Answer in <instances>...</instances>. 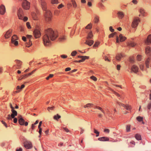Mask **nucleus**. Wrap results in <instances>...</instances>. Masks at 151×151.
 Instances as JSON below:
<instances>
[{
    "label": "nucleus",
    "mask_w": 151,
    "mask_h": 151,
    "mask_svg": "<svg viewBox=\"0 0 151 151\" xmlns=\"http://www.w3.org/2000/svg\"><path fill=\"white\" fill-rule=\"evenodd\" d=\"M58 36V33L57 31H54L50 28L46 30L45 34L43 38L44 45L48 46L51 43V40H55Z\"/></svg>",
    "instance_id": "nucleus-1"
},
{
    "label": "nucleus",
    "mask_w": 151,
    "mask_h": 151,
    "mask_svg": "<svg viewBox=\"0 0 151 151\" xmlns=\"http://www.w3.org/2000/svg\"><path fill=\"white\" fill-rule=\"evenodd\" d=\"M41 5L43 10L45 11V20L46 22H49L51 20V13L50 11L47 9V3L44 1H41Z\"/></svg>",
    "instance_id": "nucleus-2"
},
{
    "label": "nucleus",
    "mask_w": 151,
    "mask_h": 151,
    "mask_svg": "<svg viewBox=\"0 0 151 151\" xmlns=\"http://www.w3.org/2000/svg\"><path fill=\"white\" fill-rule=\"evenodd\" d=\"M109 37V38L114 37L116 40V43H118L120 42L124 41L126 39V37L122 34L116 32L110 34Z\"/></svg>",
    "instance_id": "nucleus-3"
},
{
    "label": "nucleus",
    "mask_w": 151,
    "mask_h": 151,
    "mask_svg": "<svg viewBox=\"0 0 151 151\" xmlns=\"http://www.w3.org/2000/svg\"><path fill=\"white\" fill-rule=\"evenodd\" d=\"M134 62V58L132 57H130L129 58V62L127 63V66H128L129 69H131L132 72L136 73L138 71L139 68L137 66L134 65H133L131 68L130 67L129 63H132Z\"/></svg>",
    "instance_id": "nucleus-4"
},
{
    "label": "nucleus",
    "mask_w": 151,
    "mask_h": 151,
    "mask_svg": "<svg viewBox=\"0 0 151 151\" xmlns=\"http://www.w3.org/2000/svg\"><path fill=\"white\" fill-rule=\"evenodd\" d=\"M88 36L87 37V40L85 42V44L88 45L89 46H91L94 42L93 40H91L93 37V35L91 31H88L87 32Z\"/></svg>",
    "instance_id": "nucleus-5"
},
{
    "label": "nucleus",
    "mask_w": 151,
    "mask_h": 151,
    "mask_svg": "<svg viewBox=\"0 0 151 151\" xmlns=\"http://www.w3.org/2000/svg\"><path fill=\"white\" fill-rule=\"evenodd\" d=\"M17 15L19 19L23 20L24 21H26L28 19V18L25 17L23 15L22 9L19 8L17 11Z\"/></svg>",
    "instance_id": "nucleus-6"
},
{
    "label": "nucleus",
    "mask_w": 151,
    "mask_h": 151,
    "mask_svg": "<svg viewBox=\"0 0 151 151\" xmlns=\"http://www.w3.org/2000/svg\"><path fill=\"white\" fill-rule=\"evenodd\" d=\"M15 64L14 65L13 67V69H20L22 64V62L19 60H16L14 61Z\"/></svg>",
    "instance_id": "nucleus-7"
},
{
    "label": "nucleus",
    "mask_w": 151,
    "mask_h": 151,
    "mask_svg": "<svg viewBox=\"0 0 151 151\" xmlns=\"http://www.w3.org/2000/svg\"><path fill=\"white\" fill-rule=\"evenodd\" d=\"M139 19L138 17H135L134 18L132 23V26L133 28L136 27L138 25Z\"/></svg>",
    "instance_id": "nucleus-8"
},
{
    "label": "nucleus",
    "mask_w": 151,
    "mask_h": 151,
    "mask_svg": "<svg viewBox=\"0 0 151 151\" xmlns=\"http://www.w3.org/2000/svg\"><path fill=\"white\" fill-rule=\"evenodd\" d=\"M10 107L11 109V111L12 112L11 115H10V117H11L12 118H14L17 114V111L14 110V107L12 105L10 104Z\"/></svg>",
    "instance_id": "nucleus-9"
},
{
    "label": "nucleus",
    "mask_w": 151,
    "mask_h": 151,
    "mask_svg": "<svg viewBox=\"0 0 151 151\" xmlns=\"http://www.w3.org/2000/svg\"><path fill=\"white\" fill-rule=\"evenodd\" d=\"M22 6L24 9H28L29 8L30 4L27 0H23Z\"/></svg>",
    "instance_id": "nucleus-10"
},
{
    "label": "nucleus",
    "mask_w": 151,
    "mask_h": 151,
    "mask_svg": "<svg viewBox=\"0 0 151 151\" xmlns=\"http://www.w3.org/2000/svg\"><path fill=\"white\" fill-rule=\"evenodd\" d=\"M19 118V124L21 125H25V126H27L28 124V123L27 122L25 123L24 120L21 117V116H18Z\"/></svg>",
    "instance_id": "nucleus-11"
},
{
    "label": "nucleus",
    "mask_w": 151,
    "mask_h": 151,
    "mask_svg": "<svg viewBox=\"0 0 151 151\" xmlns=\"http://www.w3.org/2000/svg\"><path fill=\"white\" fill-rule=\"evenodd\" d=\"M24 146L27 149H30L32 148V145L30 142L27 141L24 142Z\"/></svg>",
    "instance_id": "nucleus-12"
},
{
    "label": "nucleus",
    "mask_w": 151,
    "mask_h": 151,
    "mask_svg": "<svg viewBox=\"0 0 151 151\" xmlns=\"http://www.w3.org/2000/svg\"><path fill=\"white\" fill-rule=\"evenodd\" d=\"M6 12L5 7L3 4L0 6V14L1 15H4Z\"/></svg>",
    "instance_id": "nucleus-13"
},
{
    "label": "nucleus",
    "mask_w": 151,
    "mask_h": 151,
    "mask_svg": "<svg viewBox=\"0 0 151 151\" xmlns=\"http://www.w3.org/2000/svg\"><path fill=\"white\" fill-rule=\"evenodd\" d=\"M119 106H122L124 108H125L127 110L130 111L131 109V107L130 106L127 105H125L119 102H117Z\"/></svg>",
    "instance_id": "nucleus-14"
},
{
    "label": "nucleus",
    "mask_w": 151,
    "mask_h": 151,
    "mask_svg": "<svg viewBox=\"0 0 151 151\" xmlns=\"http://www.w3.org/2000/svg\"><path fill=\"white\" fill-rule=\"evenodd\" d=\"M34 36L36 38L39 37L41 35V33L38 30H35L34 32Z\"/></svg>",
    "instance_id": "nucleus-15"
},
{
    "label": "nucleus",
    "mask_w": 151,
    "mask_h": 151,
    "mask_svg": "<svg viewBox=\"0 0 151 151\" xmlns=\"http://www.w3.org/2000/svg\"><path fill=\"white\" fill-rule=\"evenodd\" d=\"M145 43L147 45L151 43V35H150L147 37V40L145 41Z\"/></svg>",
    "instance_id": "nucleus-16"
},
{
    "label": "nucleus",
    "mask_w": 151,
    "mask_h": 151,
    "mask_svg": "<svg viewBox=\"0 0 151 151\" xmlns=\"http://www.w3.org/2000/svg\"><path fill=\"white\" fill-rule=\"evenodd\" d=\"M99 17L97 15H95L94 16L93 22L95 24H97L99 22Z\"/></svg>",
    "instance_id": "nucleus-17"
},
{
    "label": "nucleus",
    "mask_w": 151,
    "mask_h": 151,
    "mask_svg": "<svg viewBox=\"0 0 151 151\" xmlns=\"http://www.w3.org/2000/svg\"><path fill=\"white\" fill-rule=\"evenodd\" d=\"M38 14V12L37 11V13L34 12L32 14V16L33 18L35 20H37L38 19V14Z\"/></svg>",
    "instance_id": "nucleus-18"
},
{
    "label": "nucleus",
    "mask_w": 151,
    "mask_h": 151,
    "mask_svg": "<svg viewBox=\"0 0 151 151\" xmlns=\"http://www.w3.org/2000/svg\"><path fill=\"white\" fill-rule=\"evenodd\" d=\"M98 139L99 141H106L109 140L108 138L105 137L99 138Z\"/></svg>",
    "instance_id": "nucleus-19"
},
{
    "label": "nucleus",
    "mask_w": 151,
    "mask_h": 151,
    "mask_svg": "<svg viewBox=\"0 0 151 151\" xmlns=\"http://www.w3.org/2000/svg\"><path fill=\"white\" fill-rule=\"evenodd\" d=\"M117 14L119 18L122 19L124 16V14L123 12H118L117 13Z\"/></svg>",
    "instance_id": "nucleus-20"
},
{
    "label": "nucleus",
    "mask_w": 151,
    "mask_h": 151,
    "mask_svg": "<svg viewBox=\"0 0 151 151\" xmlns=\"http://www.w3.org/2000/svg\"><path fill=\"white\" fill-rule=\"evenodd\" d=\"M122 57V55L121 54H117L116 56V59L118 61H119L121 58Z\"/></svg>",
    "instance_id": "nucleus-21"
},
{
    "label": "nucleus",
    "mask_w": 151,
    "mask_h": 151,
    "mask_svg": "<svg viewBox=\"0 0 151 151\" xmlns=\"http://www.w3.org/2000/svg\"><path fill=\"white\" fill-rule=\"evenodd\" d=\"M151 51V49L149 46H147L146 48L145 52L147 54H149Z\"/></svg>",
    "instance_id": "nucleus-22"
},
{
    "label": "nucleus",
    "mask_w": 151,
    "mask_h": 151,
    "mask_svg": "<svg viewBox=\"0 0 151 151\" xmlns=\"http://www.w3.org/2000/svg\"><path fill=\"white\" fill-rule=\"evenodd\" d=\"M139 12L142 16H144L145 12L144 9L142 8H140L139 9Z\"/></svg>",
    "instance_id": "nucleus-23"
},
{
    "label": "nucleus",
    "mask_w": 151,
    "mask_h": 151,
    "mask_svg": "<svg viewBox=\"0 0 151 151\" xmlns=\"http://www.w3.org/2000/svg\"><path fill=\"white\" fill-rule=\"evenodd\" d=\"M150 60V59L148 58L145 61V65L146 67L147 68L149 67V63Z\"/></svg>",
    "instance_id": "nucleus-24"
},
{
    "label": "nucleus",
    "mask_w": 151,
    "mask_h": 151,
    "mask_svg": "<svg viewBox=\"0 0 151 151\" xmlns=\"http://www.w3.org/2000/svg\"><path fill=\"white\" fill-rule=\"evenodd\" d=\"M24 85L23 84L21 86V87L20 88V87L19 86H18L17 87V90H19L18 91H16V92H19L24 87Z\"/></svg>",
    "instance_id": "nucleus-25"
},
{
    "label": "nucleus",
    "mask_w": 151,
    "mask_h": 151,
    "mask_svg": "<svg viewBox=\"0 0 151 151\" xmlns=\"http://www.w3.org/2000/svg\"><path fill=\"white\" fill-rule=\"evenodd\" d=\"M135 137L136 139L138 140H140L142 139L141 135L138 134H135Z\"/></svg>",
    "instance_id": "nucleus-26"
},
{
    "label": "nucleus",
    "mask_w": 151,
    "mask_h": 151,
    "mask_svg": "<svg viewBox=\"0 0 151 151\" xmlns=\"http://www.w3.org/2000/svg\"><path fill=\"white\" fill-rule=\"evenodd\" d=\"M4 37L5 39H8L9 37V32L8 31L4 35Z\"/></svg>",
    "instance_id": "nucleus-27"
},
{
    "label": "nucleus",
    "mask_w": 151,
    "mask_h": 151,
    "mask_svg": "<svg viewBox=\"0 0 151 151\" xmlns=\"http://www.w3.org/2000/svg\"><path fill=\"white\" fill-rule=\"evenodd\" d=\"M127 44L128 46L129 47H134L135 45V44L132 42H128Z\"/></svg>",
    "instance_id": "nucleus-28"
},
{
    "label": "nucleus",
    "mask_w": 151,
    "mask_h": 151,
    "mask_svg": "<svg viewBox=\"0 0 151 151\" xmlns=\"http://www.w3.org/2000/svg\"><path fill=\"white\" fill-rule=\"evenodd\" d=\"M51 3L52 4H58L59 3L58 0H51Z\"/></svg>",
    "instance_id": "nucleus-29"
},
{
    "label": "nucleus",
    "mask_w": 151,
    "mask_h": 151,
    "mask_svg": "<svg viewBox=\"0 0 151 151\" xmlns=\"http://www.w3.org/2000/svg\"><path fill=\"white\" fill-rule=\"evenodd\" d=\"M92 24L91 23H90L85 28L87 29H91L92 27Z\"/></svg>",
    "instance_id": "nucleus-30"
},
{
    "label": "nucleus",
    "mask_w": 151,
    "mask_h": 151,
    "mask_svg": "<svg viewBox=\"0 0 151 151\" xmlns=\"http://www.w3.org/2000/svg\"><path fill=\"white\" fill-rule=\"evenodd\" d=\"M71 2L72 3L73 6V7L76 8L77 7V5L75 0H72Z\"/></svg>",
    "instance_id": "nucleus-31"
},
{
    "label": "nucleus",
    "mask_w": 151,
    "mask_h": 151,
    "mask_svg": "<svg viewBox=\"0 0 151 151\" xmlns=\"http://www.w3.org/2000/svg\"><path fill=\"white\" fill-rule=\"evenodd\" d=\"M95 108H96L98 109H99L101 110L103 113V114H104V115H105V114H106L105 112L104 111L101 107H99V106H95Z\"/></svg>",
    "instance_id": "nucleus-32"
},
{
    "label": "nucleus",
    "mask_w": 151,
    "mask_h": 151,
    "mask_svg": "<svg viewBox=\"0 0 151 151\" xmlns=\"http://www.w3.org/2000/svg\"><path fill=\"white\" fill-rule=\"evenodd\" d=\"M82 57L81 58L83 62L86 59H88L89 58V57L87 56H82Z\"/></svg>",
    "instance_id": "nucleus-33"
},
{
    "label": "nucleus",
    "mask_w": 151,
    "mask_h": 151,
    "mask_svg": "<svg viewBox=\"0 0 151 151\" xmlns=\"http://www.w3.org/2000/svg\"><path fill=\"white\" fill-rule=\"evenodd\" d=\"M65 37L64 36H61L59 38V40L60 41L63 42L65 40Z\"/></svg>",
    "instance_id": "nucleus-34"
},
{
    "label": "nucleus",
    "mask_w": 151,
    "mask_h": 151,
    "mask_svg": "<svg viewBox=\"0 0 151 151\" xmlns=\"http://www.w3.org/2000/svg\"><path fill=\"white\" fill-rule=\"evenodd\" d=\"M11 41L12 43L15 46H17L18 45V42L17 40H12Z\"/></svg>",
    "instance_id": "nucleus-35"
},
{
    "label": "nucleus",
    "mask_w": 151,
    "mask_h": 151,
    "mask_svg": "<svg viewBox=\"0 0 151 151\" xmlns=\"http://www.w3.org/2000/svg\"><path fill=\"white\" fill-rule=\"evenodd\" d=\"M32 45V42L31 41H30V40H29V42L27 43L26 44V46L27 47H29L30 46H31Z\"/></svg>",
    "instance_id": "nucleus-36"
},
{
    "label": "nucleus",
    "mask_w": 151,
    "mask_h": 151,
    "mask_svg": "<svg viewBox=\"0 0 151 151\" xmlns=\"http://www.w3.org/2000/svg\"><path fill=\"white\" fill-rule=\"evenodd\" d=\"M18 40V38L16 35H14L12 37L11 41L17 40Z\"/></svg>",
    "instance_id": "nucleus-37"
},
{
    "label": "nucleus",
    "mask_w": 151,
    "mask_h": 151,
    "mask_svg": "<svg viewBox=\"0 0 151 151\" xmlns=\"http://www.w3.org/2000/svg\"><path fill=\"white\" fill-rule=\"evenodd\" d=\"M137 119L139 122H140L143 120V117L140 116H138L136 118Z\"/></svg>",
    "instance_id": "nucleus-38"
},
{
    "label": "nucleus",
    "mask_w": 151,
    "mask_h": 151,
    "mask_svg": "<svg viewBox=\"0 0 151 151\" xmlns=\"http://www.w3.org/2000/svg\"><path fill=\"white\" fill-rule=\"evenodd\" d=\"M60 116L58 115V114H57L54 116V119L55 120H58V119H60Z\"/></svg>",
    "instance_id": "nucleus-39"
},
{
    "label": "nucleus",
    "mask_w": 151,
    "mask_h": 151,
    "mask_svg": "<svg viewBox=\"0 0 151 151\" xmlns=\"http://www.w3.org/2000/svg\"><path fill=\"white\" fill-rule=\"evenodd\" d=\"M139 65L140 69L142 71H144L145 70V69H144V65L143 64L141 63L140 64H139Z\"/></svg>",
    "instance_id": "nucleus-40"
},
{
    "label": "nucleus",
    "mask_w": 151,
    "mask_h": 151,
    "mask_svg": "<svg viewBox=\"0 0 151 151\" xmlns=\"http://www.w3.org/2000/svg\"><path fill=\"white\" fill-rule=\"evenodd\" d=\"M93 104L91 103H88L86 105H85L84 107V108H86V107H90L93 106Z\"/></svg>",
    "instance_id": "nucleus-41"
},
{
    "label": "nucleus",
    "mask_w": 151,
    "mask_h": 151,
    "mask_svg": "<svg viewBox=\"0 0 151 151\" xmlns=\"http://www.w3.org/2000/svg\"><path fill=\"white\" fill-rule=\"evenodd\" d=\"M94 132L96 134V136L98 137L99 136V132L96 129H93Z\"/></svg>",
    "instance_id": "nucleus-42"
},
{
    "label": "nucleus",
    "mask_w": 151,
    "mask_h": 151,
    "mask_svg": "<svg viewBox=\"0 0 151 151\" xmlns=\"http://www.w3.org/2000/svg\"><path fill=\"white\" fill-rule=\"evenodd\" d=\"M100 44V42H95V43L94 44L93 47H98L99 46V45Z\"/></svg>",
    "instance_id": "nucleus-43"
},
{
    "label": "nucleus",
    "mask_w": 151,
    "mask_h": 151,
    "mask_svg": "<svg viewBox=\"0 0 151 151\" xmlns=\"http://www.w3.org/2000/svg\"><path fill=\"white\" fill-rule=\"evenodd\" d=\"M60 12V11L57 9H55L54 11V13L55 15H58Z\"/></svg>",
    "instance_id": "nucleus-44"
},
{
    "label": "nucleus",
    "mask_w": 151,
    "mask_h": 151,
    "mask_svg": "<svg viewBox=\"0 0 151 151\" xmlns=\"http://www.w3.org/2000/svg\"><path fill=\"white\" fill-rule=\"evenodd\" d=\"M147 108L149 110L151 109V100L149 102L147 106Z\"/></svg>",
    "instance_id": "nucleus-45"
},
{
    "label": "nucleus",
    "mask_w": 151,
    "mask_h": 151,
    "mask_svg": "<svg viewBox=\"0 0 151 151\" xmlns=\"http://www.w3.org/2000/svg\"><path fill=\"white\" fill-rule=\"evenodd\" d=\"M77 54V52L76 51H73L71 53V55L72 56H75Z\"/></svg>",
    "instance_id": "nucleus-46"
},
{
    "label": "nucleus",
    "mask_w": 151,
    "mask_h": 151,
    "mask_svg": "<svg viewBox=\"0 0 151 151\" xmlns=\"http://www.w3.org/2000/svg\"><path fill=\"white\" fill-rule=\"evenodd\" d=\"M87 5L89 7H91L92 6V3L91 1H88Z\"/></svg>",
    "instance_id": "nucleus-47"
},
{
    "label": "nucleus",
    "mask_w": 151,
    "mask_h": 151,
    "mask_svg": "<svg viewBox=\"0 0 151 151\" xmlns=\"http://www.w3.org/2000/svg\"><path fill=\"white\" fill-rule=\"evenodd\" d=\"M64 6V5H63L62 4H61L58 6L57 8L58 9H59L62 8Z\"/></svg>",
    "instance_id": "nucleus-48"
},
{
    "label": "nucleus",
    "mask_w": 151,
    "mask_h": 151,
    "mask_svg": "<svg viewBox=\"0 0 151 151\" xmlns=\"http://www.w3.org/2000/svg\"><path fill=\"white\" fill-rule=\"evenodd\" d=\"M130 125H127L126 126V130L127 132H129L130 131Z\"/></svg>",
    "instance_id": "nucleus-49"
},
{
    "label": "nucleus",
    "mask_w": 151,
    "mask_h": 151,
    "mask_svg": "<svg viewBox=\"0 0 151 151\" xmlns=\"http://www.w3.org/2000/svg\"><path fill=\"white\" fill-rule=\"evenodd\" d=\"M137 58L138 60L140 61L142 59L141 56L140 55H138L137 56Z\"/></svg>",
    "instance_id": "nucleus-50"
},
{
    "label": "nucleus",
    "mask_w": 151,
    "mask_h": 151,
    "mask_svg": "<svg viewBox=\"0 0 151 151\" xmlns=\"http://www.w3.org/2000/svg\"><path fill=\"white\" fill-rule=\"evenodd\" d=\"M102 57L105 60H107L108 61H110V60L108 59L107 57L106 56H104L103 55H102Z\"/></svg>",
    "instance_id": "nucleus-51"
},
{
    "label": "nucleus",
    "mask_w": 151,
    "mask_h": 151,
    "mask_svg": "<svg viewBox=\"0 0 151 151\" xmlns=\"http://www.w3.org/2000/svg\"><path fill=\"white\" fill-rule=\"evenodd\" d=\"M90 78L94 81H96L97 80V78L93 76H91L90 77Z\"/></svg>",
    "instance_id": "nucleus-52"
},
{
    "label": "nucleus",
    "mask_w": 151,
    "mask_h": 151,
    "mask_svg": "<svg viewBox=\"0 0 151 151\" xmlns=\"http://www.w3.org/2000/svg\"><path fill=\"white\" fill-rule=\"evenodd\" d=\"M111 89V90L114 93L115 95H116L117 96H118V97H120V95L118 93H117L115 91H113L111 89Z\"/></svg>",
    "instance_id": "nucleus-53"
},
{
    "label": "nucleus",
    "mask_w": 151,
    "mask_h": 151,
    "mask_svg": "<svg viewBox=\"0 0 151 151\" xmlns=\"http://www.w3.org/2000/svg\"><path fill=\"white\" fill-rule=\"evenodd\" d=\"M132 2L134 4H137L138 3V1L137 0H132Z\"/></svg>",
    "instance_id": "nucleus-54"
},
{
    "label": "nucleus",
    "mask_w": 151,
    "mask_h": 151,
    "mask_svg": "<svg viewBox=\"0 0 151 151\" xmlns=\"http://www.w3.org/2000/svg\"><path fill=\"white\" fill-rule=\"evenodd\" d=\"M26 26L27 27L28 29H30L31 28V26L30 25L29 23V22H27L26 23Z\"/></svg>",
    "instance_id": "nucleus-55"
},
{
    "label": "nucleus",
    "mask_w": 151,
    "mask_h": 151,
    "mask_svg": "<svg viewBox=\"0 0 151 151\" xmlns=\"http://www.w3.org/2000/svg\"><path fill=\"white\" fill-rule=\"evenodd\" d=\"M53 76V74H50L48 77L46 78V79L47 80H48L50 78H51Z\"/></svg>",
    "instance_id": "nucleus-56"
},
{
    "label": "nucleus",
    "mask_w": 151,
    "mask_h": 151,
    "mask_svg": "<svg viewBox=\"0 0 151 151\" xmlns=\"http://www.w3.org/2000/svg\"><path fill=\"white\" fill-rule=\"evenodd\" d=\"M109 30L111 32H113L114 31V29H113L112 27L111 26H110L109 27Z\"/></svg>",
    "instance_id": "nucleus-57"
},
{
    "label": "nucleus",
    "mask_w": 151,
    "mask_h": 151,
    "mask_svg": "<svg viewBox=\"0 0 151 151\" xmlns=\"http://www.w3.org/2000/svg\"><path fill=\"white\" fill-rule=\"evenodd\" d=\"M1 122H2V124L5 126V127L7 128V124L6 123L3 121H2Z\"/></svg>",
    "instance_id": "nucleus-58"
},
{
    "label": "nucleus",
    "mask_w": 151,
    "mask_h": 151,
    "mask_svg": "<svg viewBox=\"0 0 151 151\" xmlns=\"http://www.w3.org/2000/svg\"><path fill=\"white\" fill-rule=\"evenodd\" d=\"M61 57L63 58H67V56L65 55H61Z\"/></svg>",
    "instance_id": "nucleus-59"
},
{
    "label": "nucleus",
    "mask_w": 151,
    "mask_h": 151,
    "mask_svg": "<svg viewBox=\"0 0 151 151\" xmlns=\"http://www.w3.org/2000/svg\"><path fill=\"white\" fill-rule=\"evenodd\" d=\"M63 129L67 132H69V130L67 128L65 127H63Z\"/></svg>",
    "instance_id": "nucleus-60"
},
{
    "label": "nucleus",
    "mask_w": 151,
    "mask_h": 151,
    "mask_svg": "<svg viewBox=\"0 0 151 151\" xmlns=\"http://www.w3.org/2000/svg\"><path fill=\"white\" fill-rule=\"evenodd\" d=\"M104 132L106 133H109V130L108 129H104Z\"/></svg>",
    "instance_id": "nucleus-61"
},
{
    "label": "nucleus",
    "mask_w": 151,
    "mask_h": 151,
    "mask_svg": "<svg viewBox=\"0 0 151 151\" xmlns=\"http://www.w3.org/2000/svg\"><path fill=\"white\" fill-rule=\"evenodd\" d=\"M13 119H14L13 122H14V123H17V119L16 118H15V117L14 118H13Z\"/></svg>",
    "instance_id": "nucleus-62"
},
{
    "label": "nucleus",
    "mask_w": 151,
    "mask_h": 151,
    "mask_svg": "<svg viewBox=\"0 0 151 151\" xmlns=\"http://www.w3.org/2000/svg\"><path fill=\"white\" fill-rule=\"evenodd\" d=\"M54 108L53 106L51 107H48L47 108L48 110L50 111V110H52L53 108Z\"/></svg>",
    "instance_id": "nucleus-63"
},
{
    "label": "nucleus",
    "mask_w": 151,
    "mask_h": 151,
    "mask_svg": "<svg viewBox=\"0 0 151 151\" xmlns=\"http://www.w3.org/2000/svg\"><path fill=\"white\" fill-rule=\"evenodd\" d=\"M39 133L40 135H41V134H42V129L41 128H39Z\"/></svg>",
    "instance_id": "nucleus-64"
}]
</instances>
